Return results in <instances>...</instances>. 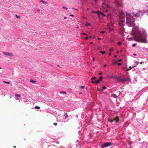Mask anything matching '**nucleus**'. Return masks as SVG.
Here are the masks:
<instances>
[{
  "label": "nucleus",
  "mask_w": 148,
  "mask_h": 148,
  "mask_svg": "<svg viewBox=\"0 0 148 148\" xmlns=\"http://www.w3.org/2000/svg\"><path fill=\"white\" fill-rule=\"evenodd\" d=\"M109 1L113 3V6L111 7L108 4L103 3L102 5V7L104 9L107 8L104 10L105 12H107L109 11L118 16L124 13L122 10L123 5L121 0H109L108 1Z\"/></svg>",
  "instance_id": "nucleus-1"
},
{
  "label": "nucleus",
  "mask_w": 148,
  "mask_h": 148,
  "mask_svg": "<svg viewBox=\"0 0 148 148\" xmlns=\"http://www.w3.org/2000/svg\"><path fill=\"white\" fill-rule=\"evenodd\" d=\"M126 24L129 27H133L135 25V20L137 21L141 20L144 14L143 11H139L137 13L134 12L132 14L126 12Z\"/></svg>",
  "instance_id": "nucleus-2"
},
{
  "label": "nucleus",
  "mask_w": 148,
  "mask_h": 148,
  "mask_svg": "<svg viewBox=\"0 0 148 148\" xmlns=\"http://www.w3.org/2000/svg\"><path fill=\"white\" fill-rule=\"evenodd\" d=\"M131 34L133 36L135 37L136 41L145 43L147 42L145 30L139 29L137 27H134L132 28Z\"/></svg>",
  "instance_id": "nucleus-3"
},
{
  "label": "nucleus",
  "mask_w": 148,
  "mask_h": 148,
  "mask_svg": "<svg viewBox=\"0 0 148 148\" xmlns=\"http://www.w3.org/2000/svg\"><path fill=\"white\" fill-rule=\"evenodd\" d=\"M112 144L111 143H106L101 145L100 146V147H107L112 145Z\"/></svg>",
  "instance_id": "nucleus-4"
},
{
  "label": "nucleus",
  "mask_w": 148,
  "mask_h": 148,
  "mask_svg": "<svg viewBox=\"0 0 148 148\" xmlns=\"http://www.w3.org/2000/svg\"><path fill=\"white\" fill-rule=\"evenodd\" d=\"M91 12H92V13L97 14L98 15H99L100 14H101L103 16H106V15L105 14H104L103 13H102L101 12H100L99 11H94L93 10H92Z\"/></svg>",
  "instance_id": "nucleus-5"
},
{
  "label": "nucleus",
  "mask_w": 148,
  "mask_h": 148,
  "mask_svg": "<svg viewBox=\"0 0 148 148\" xmlns=\"http://www.w3.org/2000/svg\"><path fill=\"white\" fill-rule=\"evenodd\" d=\"M117 80H118L119 82H125L126 81V80L125 79L121 77H118Z\"/></svg>",
  "instance_id": "nucleus-6"
},
{
  "label": "nucleus",
  "mask_w": 148,
  "mask_h": 148,
  "mask_svg": "<svg viewBox=\"0 0 148 148\" xmlns=\"http://www.w3.org/2000/svg\"><path fill=\"white\" fill-rule=\"evenodd\" d=\"M4 55L10 56H13V54L12 53H9L6 52H3Z\"/></svg>",
  "instance_id": "nucleus-7"
},
{
  "label": "nucleus",
  "mask_w": 148,
  "mask_h": 148,
  "mask_svg": "<svg viewBox=\"0 0 148 148\" xmlns=\"http://www.w3.org/2000/svg\"><path fill=\"white\" fill-rule=\"evenodd\" d=\"M108 77L110 78L116 79L117 80L118 78V77L117 76H113L112 75H109Z\"/></svg>",
  "instance_id": "nucleus-8"
},
{
  "label": "nucleus",
  "mask_w": 148,
  "mask_h": 148,
  "mask_svg": "<svg viewBox=\"0 0 148 148\" xmlns=\"http://www.w3.org/2000/svg\"><path fill=\"white\" fill-rule=\"evenodd\" d=\"M146 143H145V144H146ZM146 144H144V142L143 143H142L141 144V147L140 148H146L147 147V145H145Z\"/></svg>",
  "instance_id": "nucleus-9"
},
{
  "label": "nucleus",
  "mask_w": 148,
  "mask_h": 148,
  "mask_svg": "<svg viewBox=\"0 0 148 148\" xmlns=\"http://www.w3.org/2000/svg\"><path fill=\"white\" fill-rule=\"evenodd\" d=\"M91 82L92 83H95L96 84H99V80H97L96 81H91Z\"/></svg>",
  "instance_id": "nucleus-10"
},
{
  "label": "nucleus",
  "mask_w": 148,
  "mask_h": 148,
  "mask_svg": "<svg viewBox=\"0 0 148 148\" xmlns=\"http://www.w3.org/2000/svg\"><path fill=\"white\" fill-rule=\"evenodd\" d=\"M91 25V24L90 23H88V22H86L85 25L86 26H90Z\"/></svg>",
  "instance_id": "nucleus-11"
},
{
  "label": "nucleus",
  "mask_w": 148,
  "mask_h": 148,
  "mask_svg": "<svg viewBox=\"0 0 148 148\" xmlns=\"http://www.w3.org/2000/svg\"><path fill=\"white\" fill-rule=\"evenodd\" d=\"M132 68V67L131 66H129V69H126V71H129L131 70Z\"/></svg>",
  "instance_id": "nucleus-12"
},
{
  "label": "nucleus",
  "mask_w": 148,
  "mask_h": 148,
  "mask_svg": "<svg viewBox=\"0 0 148 148\" xmlns=\"http://www.w3.org/2000/svg\"><path fill=\"white\" fill-rule=\"evenodd\" d=\"M119 118H116V120H115V122L116 123H117L119 122Z\"/></svg>",
  "instance_id": "nucleus-13"
},
{
  "label": "nucleus",
  "mask_w": 148,
  "mask_h": 148,
  "mask_svg": "<svg viewBox=\"0 0 148 148\" xmlns=\"http://www.w3.org/2000/svg\"><path fill=\"white\" fill-rule=\"evenodd\" d=\"M64 115L65 116V119H66L68 117V115L67 114V113H64Z\"/></svg>",
  "instance_id": "nucleus-14"
},
{
  "label": "nucleus",
  "mask_w": 148,
  "mask_h": 148,
  "mask_svg": "<svg viewBox=\"0 0 148 148\" xmlns=\"http://www.w3.org/2000/svg\"><path fill=\"white\" fill-rule=\"evenodd\" d=\"M30 82L33 83H35V82H36V81L35 80H33L32 79H31L30 80Z\"/></svg>",
  "instance_id": "nucleus-15"
},
{
  "label": "nucleus",
  "mask_w": 148,
  "mask_h": 148,
  "mask_svg": "<svg viewBox=\"0 0 148 148\" xmlns=\"http://www.w3.org/2000/svg\"><path fill=\"white\" fill-rule=\"evenodd\" d=\"M99 52L100 53H101L103 54H105L106 53V52L105 51H99Z\"/></svg>",
  "instance_id": "nucleus-16"
},
{
  "label": "nucleus",
  "mask_w": 148,
  "mask_h": 148,
  "mask_svg": "<svg viewBox=\"0 0 148 148\" xmlns=\"http://www.w3.org/2000/svg\"><path fill=\"white\" fill-rule=\"evenodd\" d=\"M103 78V77L102 76H100L99 78V79H98V80H99V82L101 80H102V79Z\"/></svg>",
  "instance_id": "nucleus-17"
},
{
  "label": "nucleus",
  "mask_w": 148,
  "mask_h": 148,
  "mask_svg": "<svg viewBox=\"0 0 148 148\" xmlns=\"http://www.w3.org/2000/svg\"><path fill=\"white\" fill-rule=\"evenodd\" d=\"M15 97H20L21 95L19 94H16L15 95Z\"/></svg>",
  "instance_id": "nucleus-18"
},
{
  "label": "nucleus",
  "mask_w": 148,
  "mask_h": 148,
  "mask_svg": "<svg viewBox=\"0 0 148 148\" xmlns=\"http://www.w3.org/2000/svg\"><path fill=\"white\" fill-rule=\"evenodd\" d=\"M40 1L41 2L44 3H47L45 2L44 1L42 0H40Z\"/></svg>",
  "instance_id": "nucleus-19"
},
{
  "label": "nucleus",
  "mask_w": 148,
  "mask_h": 148,
  "mask_svg": "<svg viewBox=\"0 0 148 148\" xmlns=\"http://www.w3.org/2000/svg\"><path fill=\"white\" fill-rule=\"evenodd\" d=\"M112 97H113L114 98H116L117 97V96L115 94H113L112 95Z\"/></svg>",
  "instance_id": "nucleus-20"
},
{
  "label": "nucleus",
  "mask_w": 148,
  "mask_h": 148,
  "mask_svg": "<svg viewBox=\"0 0 148 148\" xmlns=\"http://www.w3.org/2000/svg\"><path fill=\"white\" fill-rule=\"evenodd\" d=\"M35 108L37 109H39L40 108V107L38 106H36L35 107Z\"/></svg>",
  "instance_id": "nucleus-21"
},
{
  "label": "nucleus",
  "mask_w": 148,
  "mask_h": 148,
  "mask_svg": "<svg viewBox=\"0 0 148 148\" xmlns=\"http://www.w3.org/2000/svg\"><path fill=\"white\" fill-rule=\"evenodd\" d=\"M126 79V81H127L129 82H130L131 81V79L130 78Z\"/></svg>",
  "instance_id": "nucleus-22"
},
{
  "label": "nucleus",
  "mask_w": 148,
  "mask_h": 148,
  "mask_svg": "<svg viewBox=\"0 0 148 148\" xmlns=\"http://www.w3.org/2000/svg\"><path fill=\"white\" fill-rule=\"evenodd\" d=\"M102 90H105L106 89V87L105 86H103L102 87Z\"/></svg>",
  "instance_id": "nucleus-23"
},
{
  "label": "nucleus",
  "mask_w": 148,
  "mask_h": 148,
  "mask_svg": "<svg viewBox=\"0 0 148 148\" xmlns=\"http://www.w3.org/2000/svg\"><path fill=\"white\" fill-rule=\"evenodd\" d=\"M96 79V77H92L91 79V80L92 81H93L94 79Z\"/></svg>",
  "instance_id": "nucleus-24"
},
{
  "label": "nucleus",
  "mask_w": 148,
  "mask_h": 148,
  "mask_svg": "<svg viewBox=\"0 0 148 148\" xmlns=\"http://www.w3.org/2000/svg\"><path fill=\"white\" fill-rule=\"evenodd\" d=\"M60 94H63V93L66 94V92L65 91L60 92Z\"/></svg>",
  "instance_id": "nucleus-25"
},
{
  "label": "nucleus",
  "mask_w": 148,
  "mask_h": 148,
  "mask_svg": "<svg viewBox=\"0 0 148 148\" xmlns=\"http://www.w3.org/2000/svg\"><path fill=\"white\" fill-rule=\"evenodd\" d=\"M3 82L4 83H7V84H10V82H8L6 81H3Z\"/></svg>",
  "instance_id": "nucleus-26"
},
{
  "label": "nucleus",
  "mask_w": 148,
  "mask_h": 148,
  "mask_svg": "<svg viewBox=\"0 0 148 148\" xmlns=\"http://www.w3.org/2000/svg\"><path fill=\"white\" fill-rule=\"evenodd\" d=\"M16 18H21L20 16H19L17 15H16Z\"/></svg>",
  "instance_id": "nucleus-27"
},
{
  "label": "nucleus",
  "mask_w": 148,
  "mask_h": 148,
  "mask_svg": "<svg viewBox=\"0 0 148 148\" xmlns=\"http://www.w3.org/2000/svg\"><path fill=\"white\" fill-rule=\"evenodd\" d=\"M136 45V43H134L132 45V47H135Z\"/></svg>",
  "instance_id": "nucleus-28"
},
{
  "label": "nucleus",
  "mask_w": 148,
  "mask_h": 148,
  "mask_svg": "<svg viewBox=\"0 0 148 148\" xmlns=\"http://www.w3.org/2000/svg\"><path fill=\"white\" fill-rule=\"evenodd\" d=\"M81 34H82V35H86V36L87 35V34H86L85 33H82Z\"/></svg>",
  "instance_id": "nucleus-29"
},
{
  "label": "nucleus",
  "mask_w": 148,
  "mask_h": 148,
  "mask_svg": "<svg viewBox=\"0 0 148 148\" xmlns=\"http://www.w3.org/2000/svg\"><path fill=\"white\" fill-rule=\"evenodd\" d=\"M113 50V48H111L109 49V51H111Z\"/></svg>",
  "instance_id": "nucleus-30"
},
{
  "label": "nucleus",
  "mask_w": 148,
  "mask_h": 148,
  "mask_svg": "<svg viewBox=\"0 0 148 148\" xmlns=\"http://www.w3.org/2000/svg\"><path fill=\"white\" fill-rule=\"evenodd\" d=\"M88 39V36H86L85 38V39L86 40H87Z\"/></svg>",
  "instance_id": "nucleus-31"
},
{
  "label": "nucleus",
  "mask_w": 148,
  "mask_h": 148,
  "mask_svg": "<svg viewBox=\"0 0 148 148\" xmlns=\"http://www.w3.org/2000/svg\"><path fill=\"white\" fill-rule=\"evenodd\" d=\"M105 32L104 31H101L100 33H101V34H104V33Z\"/></svg>",
  "instance_id": "nucleus-32"
},
{
  "label": "nucleus",
  "mask_w": 148,
  "mask_h": 148,
  "mask_svg": "<svg viewBox=\"0 0 148 148\" xmlns=\"http://www.w3.org/2000/svg\"><path fill=\"white\" fill-rule=\"evenodd\" d=\"M110 122L111 123H112L114 121V120H109Z\"/></svg>",
  "instance_id": "nucleus-33"
},
{
  "label": "nucleus",
  "mask_w": 148,
  "mask_h": 148,
  "mask_svg": "<svg viewBox=\"0 0 148 148\" xmlns=\"http://www.w3.org/2000/svg\"><path fill=\"white\" fill-rule=\"evenodd\" d=\"M53 125H54L55 126H56L57 125V123H54L53 124Z\"/></svg>",
  "instance_id": "nucleus-34"
},
{
  "label": "nucleus",
  "mask_w": 148,
  "mask_h": 148,
  "mask_svg": "<svg viewBox=\"0 0 148 148\" xmlns=\"http://www.w3.org/2000/svg\"><path fill=\"white\" fill-rule=\"evenodd\" d=\"M117 65L118 66H121L122 65V64L121 63H118Z\"/></svg>",
  "instance_id": "nucleus-35"
},
{
  "label": "nucleus",
  "mask_w": 148,
  "mask_h": 148,
  "mask_svg": "<svg viewBox=\"0 0 148 148\" xmlns=\"http://www.w3.org/2000/svg\"><path fill=\"white\" fill-rule=\"evenodd\" d=\"M118 44L119 45H121L122 44V43L121 42H118Z\"/></svg>",
  "instance_id": "nucleus-36"
},
{
  "label": "nucleus",
  "mask_w": 148,
  "mask_h": 148,
  "mask_svg": "<svg viewBox=\"0 0 148 148\" xmlns=\"http://www.w3.org/2000/svg\"><path fill=\"white\" fill-rule=\"evenodd\" d=\"M80 88H81L83 89V88H84V86H80Z\"/></svg>",
  "instance_id": "nucleus-37"
},
{
  "label": "nucleus",
  "mask_w": 148,
  "mask_h": 148,
  "mask_svg": "<svg viewBox=\"0 0 148 148\" xmlns=\"http://www.w3.org/2000/svg\"><path fill=\"white\" fill-rule=\"evenodd\" d=\"M62 8H63L64 9H67V8H66V7H64V6H63V7H62Z\"/></svg>",
  "instance_id": "nucleus-38"
},
{
  "label": "nucleus",
  "mask_w": 148,
  "mask_h": 148,
  "mask_svg": "<svg viewBox=\"0 0 148 148\" xmlns=\"http://www.w3.org/2000/svg\"><path fill=\"white\" fill-rule=\"evenodd\" d=\"M122 59H119L118 60V62H121L122 61Z\"/></svg>",
  "instance_id": "nucleus-39"
},
{
  "label": "nucleus",
  "mask_w": 148,
  "mask_h": 148,
  "mask_svg": "<svg viewBox=\"0 0 148 148\" xmlns=\"http://www.w3.org/2000/svg\"><path fill=\"white\" fill-rule=\"evenodd\" d=\"M102 74V72H100V73H99V75H101Z\"/></svg>",
  "instance_id": "nucleus-40"
},
{
  "label": "nucleus",
  "mask_w": 148,
  "mask_h": 148,
  "mask_svg": "<svg viewBox=\"0 0 148 148\" xmlns=\"http://www.w3.org/2000/svg\"><path fill=\"white\" fill-rule=\"evenodd\" d=\"M116 118H114V119H113V120H114V121H115V120H116Z\"/></svg>",
  "instance_id": "nucleus-41"
},
{
  "label": "nucleus",
  "mask_w": 148,
  "mask_h": 148,
  "mask_svg": "<svg viewBox=\"0 0 148 148\" xmlns=\"http://www.w3.org/2000/svg\"><path fill=\"white\" fill-rule=\"evenodd\" d=\"M92 60H93V61H95V58H92Z\"/></svg>",
  "instance_id": "nucleus-42"
},
{
  "label": "nucleus",
  "mask_w": 148,
  "mask_h": 148,
  "mask_svg": "<svg viewBox=\"0 0 148 148\" xmlns=\"http://www.w3.org/2000/svg\"><path fill=\"white\" fill-rule=\"evenodd\" d=\"M101 38H98V40H101Z\"/></svg>",
  "instance_id": "nucleus-43"
},
{
  "label": "nucleus",
  "mask_w": 148,
  "mask_h": 148,
  "mask_svg": "<svg viewBox=\"0 0 148 148\" xmlns=\"http://www.w3.org/2000/svg\"><path fill=\"white\" fill-rule=\"evenodd\" d=\"M109 56H111V53H109Z\"/></svg>",
  "instance_id": "nucleus-44"
},
{
  "label": "nucleus",
  "mask_w": 148,
  "mask_h": 148,
  "mask_svg": "<svg viewBox=\"0 0 148 148\" xmlns=\"http://www.w3.org/2000/svg\"><path fill=\"white\" fill-rule=\"evenodd\" d=\"M70 16H74V15H73V14H70Z\"/></svg>",
  "instance_id": "nucleus-45"
},
{
  "label": "nucleus",
  "mask_w": 148,
  "mask_h": 148,
  "mask_svg": "<svg viewBox=\"0 0 148 148\" xmlns=\"http://www.w3.org/2000/svg\"><path fill=\"white\" fill-rule=\"evenodd\" d=\"M106 66H107V65L106 64H104V66L105 67H106Z\"/></svg>",
  "instance_id": "nucleus-46"
},
{
  "label": "nucleus",
  "mask_w": 148,
  "mask_h": 148,
  "mask_svg": "<svg viewBox=\"0 0 148 148\" xmlns=\"http://www.w3.org/2000/svg\"><path fill=\"white\" fill-rule=\"evenodd\" d=\"M93 42H90V44H93Z\"/></svg>",
  "instance_id": "nucleus-47"
},
{
  "label": "nucleus",
  "mask_w": 148,
  "mask_h": 148,
  "mask_svg": "<svg viewBox=\"0 0 148 148\" xmlns=\"http://www.w3.org/2000/svg\"><path fill=\"white\" fill-rule=\"evenodd\" d=\"M97 49H98V50H99V49H100V47H98Z\"/></svg>",
  "instance_id": "nucleus-48"
},
{
  "label": "nucleus",
  "mask_w": 148,
  "mask_h": 148,
  "mask_svg": "<svg viewBox=\"0 0 148 148\" xmlns=\"http://www.w3.org/2000/svg\"><path fill=\"white\" fill-rule=\"evenodd\" d=\"M114 57L115 58H116V55H114Z\"/></svg>",
  "instance_id": "nucleus-49"
},
{
  "label": "nucleus",
  "mask_w": 148,
  "mask_h": 148,
  "mask_svg": "<svg viewBox=\"0 0 148 148\" xmlns=\"http://www.w3.org/2000/svg\"><path fill=\"white\" fill-rule=\"evenodd\" d=\"M95 37H96V36H93V38H95Z\"/></svg>",
  "instance_id": "nucleus-50"
},
{
  "label": "nucleus",
  "mask_w": 148,
  "mask_h": 148,
  "mask_svg": "<svg viewBox=\"0 0 148 148\" xmlns=\"http://www.w3.org/2000/svg\"><path fill=\"white\" fill-rule=\"evenodd\" d=\"M66 18H66V17H64V19H66Z\"/></svg>",
  "instance_id": "nucleus-51"
},
{
  "label": "nucleus",
  "mask_w": 148,
  "mask_h": 148,
  "mask_svg": "<svg viewBox=\"0 0 148 148\" xmlns=\"http://www.w3.org/2000/svg\"><path fill=\"white\" fill-rule=\"evenodd\" d=\"M98 0H95V2H97Z\"/></svg>",
  "instance_id": "nucleus-52"
},
{
  "label": "nucleus",
  "mask_w": 148,
  "mask_h": 148,
  "mask_svg": "<svg viewBox=\"0 0 148 148\" xmlns=\"http://www.w3.org/2000/svg\"><path fill=\"white\" fill-rule=\"evenodd\" d=\"M133 55H134V56H136V54H133Z\"/></svg>",
  "instance_id": "nucleus-53"
},
{
  "label": "nucleus",
  "mask_w": 148,
  "mask_h": 148,
  "mask_svg": "<svg viewBox=\"0 0 148 148\" xmlns=\"http://www.w3.org/2000/svg\"><path fill=\"white\" fill-rule=\"evenodd\" d=\"M37 11H40V10H37Z\"/></svg>",
  "instance_id": "nucleus-54"
},
{
  "label": "nucleus",
  "mask_w": 148,
  "mask_h": 148,
  "mask_svg": "<svg viewBox=\"0 0 148 148\" xmlns=\"http://www.w3.org/2000/svg\"><path fill=\"white\" fill-rule=\"evenodd\" d=\"M90 38H92V36H90Z\"/></svg>",
  "instance_id": "nucleus-55"
},
{
  "label": "nucleus",
  "mask_w": 148,
  "mask_h": 148,
  "mask_svg": "<svg viewBox=\"0 0 148 148\" xmlns=\"http://www.w3.org/2000/svg\"><path fill=\"white\" fill-rule=\"evenodd\" d=\"M82 92H80L79 93V94H82Z\"/></svg>",
  "instance_id": "nucleus-56"
},
{
  "label": "nucleus",
  "mask_w": 148,
  "mask_h": 148,
  "mask_svg": "<svg viewBox=\"0 0 148 148\" xmlns=\"http://www.w3.org/2000/svg\"><path fill=\"white\" fill-rule=\"evenodd\" d=\"M2 68L0 67V69H1Z\"/></svg>",
  "instance_id": "nucleus-57"
},
{
  "label": "nucleus",
  "mask_w": 148,
  "mask_h": 148,
  "mask_svg": "<svg viewBox=\"0 0 148 148\" xmlns=\"http://www.w3.org/2000/svg\"><path fill=\"white\" fill-rule=\"evenodd\" d=\"M16 100H18V99H17V98H16Z\"/></svg>",
  "instance_id": "nucleus-58"
},
{
  "label": "nucleus",
  "mask_w": 148,
  "mask_h": 148,
  "mask_svg": "<svg viewBox=\"0 0 148 148\" xmlns=\"http://www.w3.org/2000/svg\"><path fill=\"white\" fill-rule=\"evenodd\" d=\"M78 28V27H77V28Z\"/></svg>",
  "instance_id": "nucleus-59"
},
{
  "label": "nucleus",
  "mask_w": 148,
  "mask_h": 148,
  "mask_svg": "<svg viewBox=\"0 0 148 148\" xmlns=\"http://www.w3.org/2000/svg\"><path fill=\"white\" fill-rule=\"evenodd\" d=\"M112 41H114L113 40H112Z\"/></svg>",
  "instance_id": "nucleus-60"
},
{
  "label": "nucleus",
  "mask_w": 148,
  "mask_h": 148,
  "mask_svg": "<svg viewBox=\"0 0 148 148\" xmlns=\"http://www.w3.org/2000/svg\"><path fill=\"white\" fill-rule=\"evenodd\" d=\"M67 122V121H66V122L64 121V122Z\"/></svg>",
  "instance_id": "nucleus-61"
},
{
  "label": "nucleus",
  "mask_w": 148,
  "mask_h": 148,
  "mask_svg": "<svg viewBox=\"0 0 148 148\" xmlns=\"http://www.w3.org/2000/svg\"><path fill=\"white\" fill-rule=\"evenodd\" d=\"M147 14L148 15V12L147 13Z\"/></svg>",
  "instance_id": "nucleus-62"
},
{
  "label": "nucleus",
  "mask_w": 148,
  "mask_h": 148,
  "mask_svg": "<svg viewBox=\"0 0 148 148\" xmlns=\"http://www.w3.org/2000/svg\"><path fill=\"white\" fill-rule=\"evenodd\" d=\"M19 102H20V100H19Z\"/></svg>",
  "instance_id": "nucleus-63"
}]
</instances>
